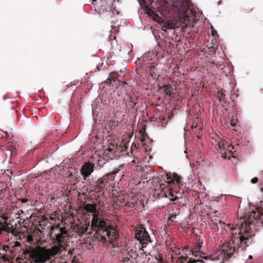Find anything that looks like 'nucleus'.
I'll return each mask as SVG.
<instances>
[{"mask_svg": "<svg viewBox=\"0 0 263 263\" xmlns=\"http://www.w3.org/2000/svg\"><path fill=\"white\" fill-rule=\"evenodd\" d=\"M164 11L170 14L166 27L174 29L179 27L186 28L194 27L197 23L196 12L191 8L190 3L186 0H160Z\"/></svg>", "mask_w": 263, "mask_h": 263, "instance_id": "1", "label": "nucleus"}, {"mask_svg": "<svg viewBox=\"0 0 263 263\" xmlns=\"http://www.w3.org/2000/svg\"><path fill=\"white\" fill-rule=\"evenodd\" d=\"M249 224L243 219L240 226L237 228H232L233 237L231 240L228 241L219 251V254L223 259H229L232 255L239 249L246 250V247L254 242V235L249 230Z\"/></svg>", "mask_w": 263, "mask_h": 263, "instance_id": "2", "label": "nucleus"}, {"mask_svg": "<svg viewBox=\"0 0 263 263\" xmlns=\"http://www.w3.org/2000/svg\"><path fill=\"white\" fill-rule=\"evenodd\" d=\"M55 229L58 233L54 236H50L53 241L54 246L50 249L40 248L29 253V257L35 263H45L49 260L51 257L65 250L68 239L67 231L65 227H60V224H58L51 227V235L53 233Z\"/></svg>", "mask_w": 263, "mask_h": 263, "instance_id": "3", "label": "nucleus"}, {"mask_svg": "<svg viewBox=\"0 0 263 263\" xmlns=\"http://www.w3.org/2000/svg\"><path fill=\"white\" fill-rule=\"evenodd\" d=\"M86 211L92 213L91 227L99 236V240L103 243H109V254L115 256L118 251L119 234L116 230L108 226L105 220L96 213L94 205H87Z\"/></svg>", "mask_w": 263, "mask_h": 263, "instance_id": "4", "label": "nucleus"}, {"mask_svg": "<svg viewBox=\"0 0 263 263\" xmlns=\"http://www.w3.org/2000/svg\"><path fill=\"white\" fill-rule=\"evenodd\" d=\"M142 68L144 70H148L151 76L154 74H157V69L156 68L157 64V54L155 52L148 51L146 52L142 57Z\"/></svg>", "mask_w": 263, "mask_h": 263, "instance_id": "5", "label": "nucleus"}, {"mask_svg": "<svg viewBox=\"0 0 263 263\" xmlns=\"http://www.w3.org/2000/svg\"><path fill=\"white\" fill-rule=\"evenodd\" d=\"M117 173L118 172L110 173L98 179L96 181L95 190L104 194L105 190L113 187L115 184V176Z\"/></svg>", "mask_w": 263, "mask_h": 263, "instance_id": "6", "label": "nucleus"}, {"mask_svg": "<svg viewBox=\"0 0 263 263\" xmlns=\"http://www.w3.org/2000/svg\"><path fill=\"white\" fill-rule=\"evenodd\" d=\"M135 235V238L139 241V243H135V245L138 246L139 250L144 251V249L141 248L140 245L147 244L148 242H152L148 233L144 228L141 227L136 230Z\"/></svg>", "mask_w": 263, "mask_h": 263, "instance_id": "7", "label": "nucleus"}, {"mask_svg": "<svg viewBox=\"0 0 263 263\" xmlns=\"http://www.w3.org/2000/svg\"><path fill=\"white\" fill-rule=\"evenodd\" d=\"M113 0H92L91 4L95 7V11L99 14L103 13L108 11V9Z\"/></svg>", "mask_w": 263, "mask_h": 263, "instance_id": "8", "label": "nucleus"}, {"mask_svg": "<svg viewBox=\"0 0 263 263\" xmlns=\"http://www.w3.org/2000/svg\"><path fill=\"white\" fill-rule=\"evenodd\" d=\"M120 152V148L112 144H110L104 151L106 156L110 160L114 159L119 156Z\"/></svg>", "mask_w": 263, "mask_h": 263, "instance_id": "9", "label": "nucleus"}, {"mask_svg": "<svg viewBox=\"0 0 263 263\" xmlns=\"http://www.w3.org/2000/svg\"><path fill=\"white\" fill-rule=\"evenodd\" d=\"M80 171L84 179H86L94 171V164L89 162L84 163L82 165Z\"/></svg>", "mask_w": 263, "mask_h": 263, "instance_id": "10", "label": "nucleus"}, {"mask_svg": "<svg viewBox=\"0 0 263 263\" xmlns=\"http://www.w3.org/2000/svg\"><path fill=\"white\" fill-rule=\"evenodd\" d=\"M177 263H204V261L202 259H192L188 256H182L178 258Z\"/></svg>", "mask_w": 263, "mask_h": 263, "instance_id": "11", "label": "nucleus"}, {"mask_svg": "<svg viewBox=\"0 0 263 263\" xmlns=\"http://www.w3.org/2000/svg\"><path fill=\"white\" fill-rule=\"evenodd\" d=\"M162 88L163 89L164 93L167 96H170L173 93V89L171 85H164Z\"/></svg>", "mask_w": 263, "mask_h": 263, "instance_id": "12", "label": "nucleus"}, {"mask_svg": "<svg viewBox=\"0 0 263 263\" xmlns=\"http://www.w3.org/2000/svg\"><path fill=\"white\" fill-rule=\"evenodd\" d=\"M126 248V251L127 252V253H128L129 255L133 257V255L135 254L136 255V250H137V249H139L138 247V246L137 245H135V248H130L129 247H125Z\"/></svg>", "mask_w": 263, "mask_h": 263, "instance_id": "13", "label": "nucleus"}, {"mask_svg": "<svg viewBox=\"0 0 263 263\" xmlns=\"http://www.w3.org/2000/svg\"><path fill=\"white\" fill-rule=\"evenodd\" d=\"M226 146H227L228 147H230V145L227 144V143L226 144V145H224L223 141H221L217 144V147L219 148L221 152H222L223 151L225 152L226 151V148L225 147Z\"/></svg>", "mask_w": 263, "mask_h": 263, "instance_id": "14", "label": "nucleus"}, {"mask_svg": "<svg viewBox=\"0 0 263 263\" xmlns=\"http://www.w3.org/2000/svg\"><path fill=\"white\" fill-rule=\"evenodd\" d=\"M68 176L74 179H77L79 177V172L75 170H73L72 172L69 171V174L68 175Z\"/></svg>", "mask_w": 263, "mask_h": 263, "instance_id": "15", "label": "nucleus"}, {"mask_svg": "<svg viewBox=\"0 0 263 263\" xmlns=\"http://www.w3.org/2000/svg\"><path fill=\"white\" fill-rule=\"evenodd\" d=\"M126 105L127 106H130L132 108H134L135 106L136 105L137 103L134 102L133 98L130 97V100L129 101H126Z\"/></svg>", "mask_w": 263, "mask_h": 263, "instance_id": "16", "label": "nucleus"}, {"mask_svg": "<svg viewBox=\"0 0 263 263\" xmlns=\"http://www.w3.org/2000/svg\"><path fill=\"white\" fill-rule=\"evenodd\" d=\"M108 11L111 13V15H115L119 14V12L114 7L113 3L111 4L109 7Z\"/></svg>", "mask_w": 263, "mask_h": 263, "instance_id": "17", "label": "nucleus"}, {"mask_svg": "<svg viewBox=\"0 0 263 263\" xmlns=\"http://www.w3.org/2000/svg\"><path fill=\"white\" fill-rule=\"evenodd\" d=\"M107 125L110 127H116L118 125V121L114 120H109L107 121Z\"/></svg>", "mask_w": 263, "mask_h": 263, "instance_id": "18", "label": "nucleus"}, {"mask_svg": "<svg viewBox=\"0 0 263 263\" xmlns=\"http://www.w3.org/2000/svg\"><path fill=\"white\" fill-rule=\"evenodd\" d=\"M201 247H202V245L201 243H198L197 248L196 249V251L195 252L193 251L192 255L195 256L196 257H197L198 256L197 252V250L199 249Z\"/></svg>", "mask_w": 263, "mask_h": 263, "instance_id": "19", "label": "nucleus"}, {"mask_svg": "<svg viewBox=\"0 0 263 263\" xmlns=\"http://www.w3.org/2000/svg\"><path fill=\"white\" fill-rule=\"evenodd\" d=\"M5 173L8 175V177L10 178V179H11V176H10L9 175V174H10L11 175L12 174L11 171L7 170L6 171H5Z\"/></svg>", "mask_w": 263, "mask_h": 263, "instance_id": "20", "label": "nucleus"}, {"mask_svg": "<svg viewBox=\"0 0 263 263\" xmlns=\"http://www.w3.org/2000/svg\"><path fill=\"white\" fill-rule=\"evenodd\" d=\"M9 247L7 246L3 245L2 246V250L4 251H5V252H7L8 251V250L9 249Z\"/></svg>", "mask_w": 263, "mask_h": 263, "instance_id": "21", "label": "nucleus"}, {"mask_svg": "<svg viewBox=\"0 0 263 263\" xmlns=\"http://www.w3.org/2000/svg\"><path fill=\"white\" fill-rule=\"evenodd\" d=\"M202 255H203V253H201L200 255V257L202 258H204V259L205 260H208V259H210V257L208 256H202Z\"/></svg>", "mask_w": 263, "mask_h": 263, "instance_id": "22", "label": "nucleus"}, {"mask_svg": "<svg viewBox=\"0 0 263 263\" xmlns=\"http://www.w3.org/2000/svg\"><path fill=\"white\" fill-rule=\"evenodd\" d=\"M251 182L253 184L256 183L258 181V178H254L251 180Z\"/></svg>", "mask_w": 263, "mask_h": 263, "instance_id": "23", "label": "nucleus"}, {"mask_svg": "<svg viewBox=\"0 0 263 263\" xmlns=\"http://www.w3.org/2000/svg\"><path fill=\"white\" fill-rule=\"evenodd\" d=\"M20 200L22 203H26L28 201L27 198H21Z\"/></svg>", "mask_w": 263, "mask_h": 263, "instance_id": "24", "label": "nucleus"}, {"mask_svg": "<svg viewBox=\"0 0 263 263\" xmlns=\"http://www.w3.org/2000/svg\"><path fill=\"white\" fill-rule=\"evenodd\" d=\"M211 28H212V36H214L215 34L216 33V31L213 29L212 26H211Z\"/></svg>", "mask_w": 263, "mask_h": 263, "instance_id": "25", "label": "nucleus"}, {"mask_svg": "<svg viewBox=\"0 0 263 263\" xmlns=\"http://www.w3.org/2000/svg\"><path fill=\"white\" fill-rule=\"evenodd\" d=\"M175 218H176V216H171L170 217L169 219H170V220H171V221H173L174 219H175Z\"/></svg>", "mask_w": 263, "mask_h": 263, "instance_id": "26", "label": "nucleus"}, {"mask_svg": "<svg viewBox=\"0 0 263 263\" xmlns=\"http://www.w3.org/2000/svg\"><path fill=\"white\" fill-rule=\"evenodd\" d=\"M108 80H113L114 81H115L114 78L110 76H109V77L108 78Z\"/></svg>", "mask_w": 263, "mask_h": 263, "instance_id": "27", "label": "nucleus"}, {"mask_svg": "<svg viewBox=\"0 0 263 263\" xmlns=\"http://www.w3.org/2000/svg\"><path fill=\"white\" fill-rule=\"evenodd\" d=\"M177 199V198L176 197H174V198H171L170 199V200L171 201H175Z\"/></svg>", "mask_w": 263, "mask_h": 263, "instance_id": "28", "label": "nucleus"}, {"mask_svg": "<svg viewBox=\"0 0 263 263\" xmlns=\"http://www.w3.org/2000/svg\"><path fill=\"white\" fill-rule=\"evenodd\" d=\"M78 82L79 81L78 80L74 81L72 82H71L72 85H76L77 83H78Z\"/></svg>", "mask_w": 263, "mask_h": 263, "instance_id": "29", "label": "nucleus"}, {"mask_svg": "<svg viewBox=\"0 0 263 263\" xmlns=\"http://www.w3.org/2000/svg\"><path fill=\"white\" fill-rule=\"evenodd\" d=\"M138 2H139V4L141 5V2L142 1H144V0H137Z\"/></svg>", "mask_w": 263, "mask_h": 263, "instance_id": "30", "label": "nucleus"}, {"mask_svg": "<svg viewBox=\"0 0 263 263\" xmlns=\"http://www.w3.org/2000/svg\"><path fill=\"white\" fill-rule=\"evenodd\" d=\"M221 1L220 0L218 2H217V5H220L221 4Z\"/></svg>", "mask_w": 263, "mask_h": 263, "instance_id": "31", "label": "nucleus"}, {"mask_svg": "<svg viewBox=\"0 0 263 263\" xmlns=\"http://www.w3.org/2000/svg\"><path fill=\"white\" fill-rule=\"evenodd\" d=\"M252 259V256H251V255H250V256H249V258H248V260H249V259Z\"/></svg>", "mask_w": 263, "mask_h": 263, "instance_id": "32", "label": "nucleus"}, {"mask_svg": "<svg viewBox=\"0 0 263 263\" xmlns=\"http://www.w3.org/2000/svg\"><path fill=\"white\" fill-rule=\"evenodd\" d=\"M176 182L177 183H178L179 182V179H176Z\"/></svg>", "mask_w": 263, "mask_h": 263, "instance_id": "33", "label": "nucleus"}, {"mask_svg": "<svg viewBox=\"0 0 263 263\" xmlns=\"http://www.w3.org/2000/svg\"><path fill=\"white\" fill-rule=\"evenodd\" d=\"M260 191H261V192H263V187H261V188H260Z\"/></svg>", "mask_w": 263, "mask_h": 263, "instance_id": "34", "label": "nucleus"}, {"mask_svg": "<svg viewBox=\"0 0 263 263\" xmlns=\"http://www.w3.org/2000/svg\"><path fill=\"white\" fill-rule=\"evenodd\" d=\"M132 162H133V163H135V160H133V161H132Z\"/></svg>", "mask_w": 263, "mask_h": 263, "instance_id": "35", "label": "nucleus"}, {"mask_svg": "<svg viewBox=\"0 0 263 263\" xmlns=\"http://www.w3.org/2000/svg\"><path fill=\"white\" fill-rule=\"evenodd\" d=\"M184 153L186 154L187 152L186 151H184Z\"/></svg>", "mask_w": 263, "mask_h": 263, "instance_id": "36", "label": "nucleus"}, {"mask_svg": "<svg viewBox=\"0 0 263 263\" xmlns=\"http://www.w3.org/2000/svg\"><path fill=\"white\" fill-rule=\"evenodd\" d=\"M4 100H5V99H6L5 97H4Z\"/></svg>", "mask_w": 263, "mask_h": 263, "instance_id": "37", "label": "nucleus"}, {"mask_svg": "<svg viewBox=\"0 0 263 263\" xmlns=\"http://www.w3.org/2000/svg\"><path fill=\"white\" fill-rule=\"evenodd\" d=\"M192 128H194V125H192Z\"/></svg>", "mask_w": 263, "mask_h": 263, "instance_id": "38", "label": "nucleus"}, {"mask_svg": "<svg viewBox=\"0 0 263 263\" xmlns=\"http://www.w3.org/2000/svg\"><path fill=\"white\" fill-rule=\"evenodd\" d=\"M115 0H113V1H114Z\"/></svg>", "mask_w": 263, "mask_h": 263, "instance_id": "39", "label": "nucleus"}]
</instances>
